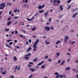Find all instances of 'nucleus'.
I'll return each mask as SVG.
<instances>
[{
  "label": "nucleus",
  "instance_id": "obj_1",
  "mask_svg": "<svg viewBox=\"0 0 78 78\" xmlns=\"http://www.w3.org/2000/svg\"><path fill=\"white\" fill-rule=\"evenodd\" d=\"M39 39H37L36 41L34 43V44L33 45V50L34 51H36L37 48V45L39 43Z\"/></svg>",
  "mask_w": 78,
  "mask_h": 78
},
{
  "label": "nucleus",
  "instance_id": "obj_2",
  "mask_svg": "<svg viewBox=\"0 0 78 78\" xmlns=\"http://www.w3.org/2000/svg\"><path fill=\"white\" fill-rule=\"evenodd\" d=\"M5 8V4L4 3H2V4L0 5V9H3Z\"/></svg>",
  "mask_w": 78,
  "mask_h": 78
},
{
  "label": "nucleus",
  "instance_id": "obj_3",
  "mask_svg": "<svg viewBox=\"0 0 78 78\" xmlns=\"http://www.w3.org/2000/svg\"><path fill=\"white\" fill-rule=\"evenodd\" d=\"M69 39V37L67 36H66L65 37L64 42L67 43V40Z\"/></svg>",
  "mask_w": 78,
  "mask_h": 78
},
{
  "label": "nucleus",
  "instance_id": "obj_4",
  "mask_svg": "<svg viewBox=\"0 0 78 78\" xmlns=\"http://www.w3.org/2000/svg\"><path fill=\"white\" fill-rule=\"evenodd\" d=\"M45 7V5L44 4L42 5H39L38 6V9H42V8H44Z\"/></svg>",
  "mask_w": 78,
  "mask_h": 78
},
{
  "label": "nucleus",
  "instance_id": "obj_5",
  "mask_svg": "<svg viewBox=\"0 0 78 78\" xmlns=\"http://www.w3.org/2000/svg\"><path fill=\"white\" fill-rule=\"evenodd\" d=\"M44 61H42L41 62L39 63L38 64H37V66H41V65H42L44 63Z\"/></svg>",
  "mask_w": 78,
  "mask_h": 78
},
{
  "label": "nucleus",
  "instance_id": "obj_6",
  "mask_svg": "<svg viewBox=\"0 0 78 78\" xmlns=\"http://www.w3.org/2000/svg\"><path fill=\"white\" fill-rule=\"evenodd\" d=\"M32 50V48L31 47H29L27 50H26L27 52H28L29 51H31Z\"/></svg>",
  "mask_w": 78,
  "mask_h": 78
},
{
  "label": "nucleus",
  "instance_id": "obj_7",
  "mask_svg": "<svg viewBox=\"0 0 78 78\" xmlns=\"http://www.w3.org/2000/svg\"><path fill=\"white\" fill-rule=\"evenodd\" d=\"M45 30L47 31H49L50 30V27H49L47 26L45 28Z\"/></svg>",
  "mask_w": 78,
  "mask_h": 78
},
{
  "label": "nucleus",
  "instance_id": "obj_8",
  "mask_svg": "<svg viewBox=\"0 0 78 78\" xmlns=\"http://www.w3.org/2000/svg\"><path fill=\"white\" fill-rule=\"evenodd\" d=\"M13 60L14 61H17V57H16V56H14L13 57Z\"/></svg>",
  "mask_w": 78,
  "mask_h": 78
},
{
  "label": "nucleus",
  "instance_id": "obj_9",
  "mask_svg": "<svg viewBox=\"0 0 78 78\" xmlns=\"http://www.w3.org/2000/svg\"><path fill=\"white\" fill-rule=\"evenodd\" d=\"M60 10H61V11H62L63 10V8H62V5H61L59 7Z\"/></svg>",
  "mask_w": 78,
  "mask_h": 78
},
{
  "label": "nucleus",
  "instance_id": "obj_10",
  "mask_svg": "<svg viewBox=\"0 0 78 78\" xmlns=\"http://www.w3.org/2000/svg\"><path fill=\"white\" fill-rule=\"evenodd\" d=\"M30 70H31V72H34V71H35V68L31 69V68H30Z\"/></svg>",
  "mask_w": 78,
  "mask_h": 78
},
{
  "label": "nucleus",
  "instance_id": "obj_11",
  "mask_svg": "<svg viewBox=\"0 0 78 78\" xmlns=\"http://www.w3.org/2000/svg\"><path fill=\"white\" fill-rule=\"evenodd\" d=\"M78 14V12L75 13L73 16V18L76 17V16Z\"/></svg>",
  "mask_w": 78,
  "mask_h": 78
},
{
  "label": "nucleus",
  "instance_id": "obj_12",
  "mask_svg": "<svg viewBox=\"0 0 78 78\" xmlns=\"http://www.w3.org/2000/svg\"><path fill=\"white\" fill-rule=\"evenodd\" d=\"M65 70H70V67H68L67 68H66Z\"/></svg>",
  "mask_w": 78,
  "mask_h": 78
},
{
  "label": "nucleus",
  "instance_id": "obj_13",
  "mask_svg": "<svg viewBox=\"0 0 78 78\" xmlns=\"http://www.w3.org/2000/svg\"><path fill=\"white\" fill-rule=\"evenodd\" d=\"M48 12H47L45 13L44 16H45V17H47V15H48Z\"/></svg>",
  "mask_w": 78,
  "mask_h": 78
},
{
  "label": "nucleus",
  "instance_id": "obj_14",
  "mask_svg": "<svg viewBox=\"0 0 78 78\" xmlns=\"http://www.w3.org/2000/svg\"><path fill=\"white\" fill-rule=\"evenodd\" d=\"M54 2H58V3H60V1L59 0H54Z\"/></svg>",
  "mask_w": 78,
  "mask_h": 78
},
{
  "label": "nucleus",
  "instance_id": "obj_15",
  "mask_svg": "<svg viewBox=\"0 0 78 78\" xmlns=\"http://www.w3.org/2000/svg\"><path fill=\"white\" fill-rule=\"evenodd\" d=\"M1 73L2 74V75H5V74L6 73V71H5L4 72H2Z\"/></svg>",
  "mask_w": 78,
  "mask_h": 78
},
{
  "label": "nucleus",
  "instance_id": "obj_16",
  "mask_svg": "<svg viewBox=\"0 0 78 78\" xmlns=\"http://www.w3.org/2000/svg\"><path fill=\"white\" fill-rule=\"evenodd\" d=\"M20 25H24V23L23 22H21L19 24Z\"/></svg>",
  "mask_w": 78,
  "mask_h": 78
},
{
  "label": "nucleus",
  "instance_id": "obj_17",
  "mask_svg": "<svg viewBox=\"0 0 78 78\" xmlns=\"http://www.w3.org/2000/svg\"><path fill=\"white\" fill-rule=\"evenodd\" d=\"M11 23V21H9V22H8L7 23V25H10Z\"/></svg>",
  "mask_w": 78,
  "mask_h": 78
},
{
  "label": "nucleus",
  "instance_id": "obj_18",
  "mask_svg": "<svg viewBox=\"0 0 78 78\" xmlns=\"http://www.w3.org/2000/svg\"><path fill=\"white\" fill-rule=\"evenodd\" d=\"M44 12V10H41L39 11V13H42V12Z\"/></svg>",
  "mask_w": 78,
  "mask_h": 78
},
{
  "label": "nucleus",
  "instance_id": "obj_19",
  "mask_svg": "<svg viewBox=\"0 0 78 78\" xmlns=\"http://www.w3.org/2000/svg\"><path fill=\"white\" fill-rule=\"evenodd\" d=\"M37 61V58H35L33 60V61H34L35 62H36Z\"/></svg>",
  "mask_w": 78,
  "mask_h": 78
},
{
  "label": "nucleus",
  "instance_id": "obj_20",
  "mask_svg": "<svg viewBox=\"0 0 78 78\" xmlns=\"http://www.w3.org/2000/svg\"><path fill=\"white\" fill-rule=\"evenodd\" d=\"M31 55V53H29L27 55H26L25 56V57L26 56H30Z\"/></svg>",
  "mask_w": 78,
  "mask_h": 78
},
{
  "label": "nucleus",
  "instance_id": "obj_21",
  "mask_svg": "<svg viewBox=\"0 0 78 78\" xmlns=\"http://www.w3.org/2000/svg\"><path fill=\"white\" fill-rule=\"evenodd\" d=\"M65 62V61L64 60L61 63V65H62V66L63 65H64Z\"/></svg>",
  "mask_w": 78,
  "mask_h": 78
},
{
  "label": "nucleus",
  "instance_id": "obj_22",
  "mask_svg": "<svg viewBox=\"0 0 78 78\" xmlns=\"http://www.w3.org/2000/svg\"><path fill=\"white\" fill-rule=\"evenodd\" d=\"M60 42H61V41L59 40L57 41V42H56L55 44L56 45H58V44H59V43H60Z\"/></svg>",
  "mask_w": 78,
  "mask_h": 78
},
{
  "label": "nucleus",
  "instance_id": "obj_23",
  "mask_svg": "<svg viewBox=\"0 0 78 78\" xmlns=\"http://www.w3.org/2000/svg\"><path fill=\"white\" fill-rule=\"evenodd\" d=\"M56 55H57L56 57H58L59 56V55H60V53H59V52L57 53H56Z\"/></svg>",
  "mask_w": 78,
  "mask_h": 78
},
{
  "label": "nucleus",
  "instance_id": "obj_24",
  "mask_svg": "<svg viewBox=\"0 0 78 78\" xmlns=\"http://www.w3.org/2000/svg\"><path fill=\"white\" fill-rule=\"evenodd\" d=\"M7 5H9V6H11V5H12V3H11L10 2H8L7 3Z\"/></svg>",
  "mask_w": 78,
  "mask_h": 78
},
{
  "label": "nucleus",
  "instance_id": "obj_25",
  "mask_svg": "<svg viewBox=\"0 0 78 78\" xmlns=\"http://www.w3.org/2000/svg\"><path fill=\"white\" fill-rule=\"evenodd\" d=\"M5 44V45L7 46V47H8V48H11V46H10L6 44Z\"/></svg>",
  "mask_w": 78,
  "mask_h": 78
},
{
  "label": "nucleus",
  "instance_id": "obj_26",
  "mask_svg": "<svg viewBox=\"0 0 78 78\" xmlns=\"http://www.w3.org/2000/svg\"><path fill=\"white\" fill-rule=\"evenodd\" d=\"M45 42L46 43V44H47V45H48L49 44H50V42H47V40H46L45 41Z\"/></svg>",
  "mask_w": 78,
  "mask_h": 78
},
{
  "label": "nucleus",
  "instance_id": "obj_27",
  "mask_svg": "<svg viewBox=\"0 0 78 78\" xmlns=\"http://www.w3.org/2000/svg\"><path fill=\"white\" fill-rule=\"evenodd\" d=\"M36 30V27H34L32 29V31H35Z\"/></svg>",
  "mask_w": 78,
  "mask_h": 78
},
{
  "label": "nucleus",
  "instance_id": "obj_28",
  "mask_svg": "<svg viewBox=\"0 0 78 78\" xmlns=\"http://www.w3.org/2000/svg\"><path fill=\"white\" fill-rule=\"evenodd\" d=\"M41 68L42 69H44V68H45V65L44 64L41 66Z\"/></svg>",
  "mask_w": 78,
  "mask_h": 78
},
{
  "label": "nucleus",
  "instance_id": "obj_29",
  "mask_svg": "<svg viewBox=\"0 0 78 78\" xmlns=\"http://www.w3.org/2000/svg\"><path fill=\"white\" fill-rule=\"evenodd\" d=\"M59 78V75L58 74L56 76V78Z\"/></svg>",
  "mask_w": 78,
  "mask_h": 78
},
{
  "label": "nucleus",
  "instance_id": "obj_30",
  "mask_svg": "<svg viewBox=\"0 0 78 78\" xmlns=\"http://www.w3.org/2000/svg\"><path fill=\"white\" fill-rule=\"evenodd\" d=\"M19 18V17L18 16H15L14 17V19H18Z\"/></svg>",
  "mask_w": 78,
  "mask_h": 78
},
{
  "label": "nucleus",
  "instance_id": "obj_31",
  "mask_svg": "<svg viewBox=\"0 0 78 78\" xmlns=\"http://www.w3.org/2000/svg\"><path fill=\"white\" fill-rule=\"evenodd\" d=\"M17 9H16L14 10V12L16 13L17 12Z\"/></svg>",
  "mask_w": 78,
  "mask_h": 78
},
{
  "label": "nucleus",
  "instance_id": "obj_32",
  "mask_svg": "<svg viewBox=\"0 0 78 78\" xmlns=\"http://www.w3.org/2000/svg\"><path fill=\"white\" fill-rule=\"evenodd\" d=\"M35 17L34 16H33L31 18V19H30V20H34V19Z\"/></svg>",
  "mask_w": 78,
  "mask_h": 78
},
{
  "label": "nucleus",
  "instance_id": "obj_33",
  "mask_svg": "<svg viewBox=\"0 0 78 78\" xmlns=\"http://www.w3.org/2000/svg\"><path fill=\"white\" fill-rule=\"evenodd\" d=\"M11 13H12V11L11 10L9 12V15H11Z\"/></svg>",
  "mask_w": 78,
  "mask_h": 78
},
{
  "label": "nucleus",
  "instance_id": "obj_34",
  "mask_svg": "<svg viewBox=\"0 0 78 78\" xmlns=\"http://www.w3.org/2000/svg\"><path fill=\"white\" fill-rule=\"evenodd\" d=\"M48 61H49V62H51V61H52V60L51 59H49L48 60Z\"/></svg>",
  "mask_w": 78,
  "mask_h": 78
},
{
  "label": "nucleus",
  "instance_id": "obj_35",
  "mask_svg": "<svg viewBox=\"0 0 78 78\" xmlns=\"http://www.w3.org/2000/svg\"><path fill=\"white\" fill-rule=\"evenodd\" d=\"M71 7V6L70 5H69L67 9V10H69V9Z\"/></svg>",
  "mask_w": 78,
  "mask_h": 78
},
{
  "label": "nucleus",
  "instance_id": "obj_36",
  "mask_svg": "<svg viewBox=\"0 0 78 78\" xmlns=\"http://www.w3.org/2000/svg\"><path fill=\"white\" fill-rule=\"evenodd\" d=\"M29 58H30V57H26L25 58V59H27H27H29Z\"/></svg>",
  "mask_w": 78,
  "mask_h": 78
},
{
  "label": "nucleus",
  "instance_id": "obj_37",
  "mask_svg": "<svg viewBox=\"0 0 78 78\" xmlns=\"http://www.w3.org/2000/svg\"><path fill=\"white\" fill-rule=\"evenodd\" d=\"M10 41H12V40H11V39H10V40H7V42H9Z\"/></svg>",
  "mask_w": 78,
  "mask_h": 78
},
{
  "label": "nucleus",
  "instance_id": "obj_38",
  "mask_svg": "<svg viewBox=\"0 0 78 78\" xmlns=\"http://www.w3.org/2000/svg\"><path fill=\"white\" fill-rule=\"evenodd\" d=\"M38 14H39V13L38 12H37L36 13V14H35V17H36V16H37V15H38Z\"/></svg>",
  "mask_w": 78,
  "mask_h": 78
},
{
  "label": "nucleus",
  "instance_id": "obj_39",
  "mask_svg": "<svg viewBox=\"0 0 78 78\" xmlns=\"http://www.w3.org/2000/svg\"><path fill=\"white\" fill-rule=\"evenodd\" d=\"M55 75H58V73L57 72H56L55 73Z\"/></svg>",
  "mask_w": 78,
  "mask_h": 78
},
{
  "label": "nucleus",
  "instance_id": "obj_40",
  "mask_svg": "<svg viewBox=\"0 0 78 78\" xmlns=\"http://www.w3.org/2000/svg\"><path fill=\"white\" fill-rule=\"evenodd\" d=\"M70 58L68 59L67 60V62H69V61H70Z\"/></svg>",
  "mask_w": 78,
  "mask_h": 78
},
{
  "label": "nucleus",
  "instance_id": "obj_41",
  "mask_svg": "<svg viewBox=\"0 0 78 78\" xmlns=\"http://www.w3.org/2000/svg\"><path fill=\"white\" fill-rule=\"evenodd\" d=\"M72 70L73 71H74V72H75L76 71V69H72Z\"/></svg>",
  "mask_w": 78,
  "mask_h": 78
},
{
  "label": "nucleus",
  "instance_id": "obj_42",
  "mask_svg": "<svg viewBox=\"0 0 78 78\" xmlns=\"http://www.w3.org/2000/svg\"><path fill=\"white\" fill-rule=\"evenodd\" d=\"M71 2V0H69L68 1L67 3H69Z\"/></svg>",
  "mask_w": 78,
  "mask_h": 78
},
{
  "label": "nucleus",
  "instance_id": "obj_43",
  "mask_svg": "<svg viewBox=\"0 0 78 78\" xmlns=\"http://www.w3.org/2000/svg\"><path fill=\"white\" fill-rule=\"evenodd\" d=\"M13 43L12 42H10L9 43V44L10 45H12V44Z\"/></svg>",
  "mask_w": 78,
  "mask_h": 78
},
{
  "label": "nucleus",
  "instance_id": "obj_44",
  "mask_svg": "<svg viewBox=\"0 0 78 78\" xmlns=\"http://www.w3.org/2000/svg\"><path fill=\"white\" fill-rule=\"evenodd\" d=\"M15 32V34H18V31H17V30Z\"/></svg>",
  "mask_w": 78,
  "mask_h": 78
},
{
  "label": "nucleus",
  "instance_id": "obj_45",
  "mask_svg": "<svg viewBox=\"0 0 78 78\" xmlns=\"http://www.w3.org/2000/svg\"><path fill=\"white\" fill-rule=\"evenodd\" d=\"M18 68V66H16V67H15V69H17V68Z\"/></svg>",
  "mask_w": 78,
  "mask_h": 78
},
{
  "label": "nucleus",
  "instance_id": "obj_46",
  "mask_svg": "<svg viewBox=\"0 0 78 78\" xmlns=\"http://www.w3.org/2000/svg\"><path fill=\"white\" fill-rule=\"evenodd\" d=\"M74 43H75V41H73L72 42H71V44H74Z\"/></svg>",
  "mask_w": 78,
  "mask_h": 78
},
{
  "label": "nucleus",
  "instance_id": "obj_47",
  "mask_svg": "<svg viewBox=\"0 0 78 78\" xmlns=\"http://www.w3.org/2000/svg\"><path fill=\"white\" fill-rule=\"evenodd\" d=\"M22 31L24 33H27V32L23 30H22Z\"/></svg>",
  "mask_w": 78,
  "mask_h": 78
},
{
  "label": "nucleus",
  "instance_id": "obj_48",
  "mask_svg": "<svg viewBox=\"0 0 78 78\" xmlns=\"http://www.w3.org/2000/svg\"><path fill=\"white\" fill-rule=\"evenodd\" d=\"M28 41L29 43H31V40L30 39H29Z\"/></svg>",
  "mask_w": 78,
  "mask_h": 78
},
{
  "label": "nucleus",
  "instance_id": "obj_49",
  "mask_svg": "<svg viewBox=\"0 0 78 78\" xmlns=\"http://www.w3.org/2000/svg\"><path fill=\"white\" fill-rule=\"evenodd\" d=\"M5 31H9V29H6L5 30Z\"/></svg>",
  "mask_w": 78,
  "mask_h": 78
},
{
  "label": "nucleus",
  "instance_id": "obj_50",
  "mask_svg": "<svg viewBox=\"0 0 78 78\" xmlns=\"http://www.w3.org/2000/svg\"><path fill=\"white\" fill-rule=\"evenodd\" d=\"M14 42H15V43H17V41L16 40H15Z\"/></svg>",
  "mask_w": 78,
  "mask_h": 78
},
{
  "label": "nucleus",
  "instance_id": "obj_51",
  "mask_svg": "<svg viewBox=\"0 0 78 78\" xmlns=\"http://www.w3.org/2000/svg\"><path fill=\"white\" fill-rule=\"evenodd\" d=\"M58 64H59L60 63H61V61L60 60V59H59L58 62Z\"/></svg>",
  "mask_w": 78,
  "mask_h": 78
},
{
  "label": "nucleus",
  "instance_id": "obj_52",
  "mask_svg": "<svg viewBox=\"0 0 78 78\" xmlns=\"http://www.w3.org/2000/svg\"><path fill=\"white\" fill-rule=\"evenodd\" d=\"M60 77L61 78H62V77H63V76L62 75H60Z\"/></svg>",
  "mask_w": 78,
  "mask_h": 78
},
{
  "label": "nucleus",
  "instance_id": "obj_53",
  "mask_svg": "<svg viewBox=\"0 0 78 78\" xmlns=\"http://www.w3.org/2000/svg\"><path fill=\"white\" fill-rule=\"evenodd\" d=\"M16 48H20V46H17V47H16Z\"/></svg>",
  "mask_w": 78,
  "mask_h": 78
},
{
  "label": "nucleus",
  "instance_id": "obj_54",
  "mask_svg": "<svg viewBox=\"0 0 78 78\" xmlns=\"http://www.w3.org/2000/svg\"><path fill=\"white\" fill-rule=\"evenodd\" d=\"M25 2L26 3H28V0H25Z\"/></svg>",
  "mask_w": 78,
  "mask_h": 78
},
{
  "label": "nucleus",
  "instance_id": "obj_55",
  "mask_svg": "<svg viewBox=\"0 0 78 78\" xmlns=\"http://www.w3.org/2000/svg\"><path fill=\"white\" fill-rule=\"evenodd\" d=\"M48 56H45L44 58L45 59H47V58H48Z\"/></svg>",
  "mask_w": 78,
  "mask_h": 78
},
{
  "label": "nucleus",
  "instance_id": "obj_56",
  "mask_svg": "<svg viewBox=\"0 0 78 78\" xmlns=\"http://www.w3.org/2000/svg\"><path fill=\"white\" fill-rule=\"evenodd\" d=\"M67 55H69V56H70V53H67Z\"/></svg>",
  "mask_w": 78,
  "mask_h": 78
},
{
  "label": "nucleus",
  "instance_id": "obj_57",
  "mask_svg": "<svg viewBox=\"0 0 78 78\" xmlns=\"http://www.w3.org/2000/svg\"><path fill=\"white\" fill-rule=\"evenodd\" d=\"M30 64H31V65H33V63H32V62H29Z\"/></svg>",
  "mask_w": 78,
  "mask_h": 78
},
{
  "label": "nucleus",
  "instance_id": "obj_58",
  "mask_svg": "<svg viewBox=\"0 0 78 78\" xmlns=\"http://www.w3.org/2000/svg\"><path fill=\"white\" fill-rule=\"evenodd\" d=\"M50 28L51 30H53V27H51Z\"/></svg>",
  "mask_w": 78,
  "mask_h": 78
},
{
  "label": "nucleus",
  "instance_id": "obj_59",
  "mask_svg": "<svg viewBox=\"0 0 78 78\" xmlns=\"http://www.w3.org/2000/svg\"><path fill=\"white\" fill-rule=\"evenodd\" d=\"M14 34V31H12V32H11V34Z\"/></svg>",
  "mask_w": 78,
  "mask_h": 78
},
{
  "label": "nucleus",
  "instance_id": "obj_60",
  "mask_svg": "<svg viewBox=\"0 0 78 78\" xmlns=\"http://www.w3.org/2000/svg\"><path fill=\"white\" fill-rule=\"evenodd\" d=\"M20 37H23V35H22L21 34H20Z\"/></svg>",
  "mask_w": 78,
  "mask_h": 78
},
{
  "label": "nucleus",
  "instance_id": "obj_61",
  "mask_svg": "<svg viewBox=\"0 0 78 78\" xmlns=\"http://www.w3.org/2000/svg\"><path fill=\"white\" fill-rule=\"evenodd\" d=\"M76 78H78V74H77V75H76Z\"/></svg>",
  "mask_w": 78,
  "mask_h": 78
},
{
  "label": "nucleus",
  "instance_id": "obj_62",
  "mask_svg": "<svg viewBox=\"0 0 78 78\" xmlns=\"http://www.w3.org/2000/svg\"><path fill=\"white\" fill-rule=\"evenodd\" d=\"M78 60H77V61H75L76 63H78Z\"/></svg>",
  "mask_w": 78,
  "mask_h": 78
},
{
  "label": "nucleus",
  "instance_id": "obj_63",
  "mask_svg": "<svg viewBox=\"0 0 78 78\" xmlns=\"http://www.w3.org/2000/svg\"><path fill=\"white\" fill-rule=\"evenodd\" d=\"M11 17H10L9 18H8L7 19V20H10V19H11Z\"/></svg>",
  "mask_w": 78,
  "mask_h": 78
},
{
  "label": "nucleus",
  "instance_id": "obj_64",
  "mask_svg": "<svg viewBox=\"0 0 78 78\" xmlns=\"http://www.w3.org/2000/svg\"><path fill=\"white\" fill-rule=\"evenodd\" d=\"M33 37L36 38V36H33Z\"/></svg>",
  "mask_w": 78,
  "mask_h": 78
}]
</instances>
